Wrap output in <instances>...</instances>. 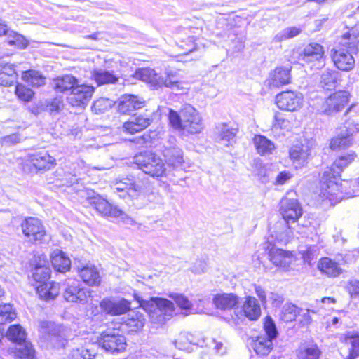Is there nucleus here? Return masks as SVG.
Listing matches in <instances>:
<instances>
[{
  "instance_id": "1",
  "label": "nucleus",
  "mask_w": 359,
  "mask_h": 359,
  "mask_svg": "<svg viewBox=\"0 0 359 359\" xmlns=\"http://www.w3.org/2000/svg\"><path fill=\"white\" fill-rule=\"evenodd\" d=\"M169 121L174 129L183 133L198 134L203 129L199 112L189 104H184L180 113L170 110Z\"/></svg>"
},
{
  "instance_id": "2",
  "label": "nucleus",
  "mask_w": 359,
  "mask_h": 359,
  "mask_svg": "<svg viewBox=\"0 0 359 359\" xmlns=\"http://www.w3.org/2000/svg\"><path fill=\"white\" fill-rule=\"evenodd\" d=\"M135 299L139 302L154 323H162L169 319L175 312L173 303L163 298H151L146 301L137 294L134 295Z\"/></svg>"
},
{
  "instance_id": "3",
  "label": "nucleus",
  "mask_w": 359,
  "mask_h": 359,
  "mask_svg": "<svg viewBox=\"0 0 359 359\" xmlns=\"http://www.w3.org/2000/svg\"><path fill=\"white\" fill-rule=\"evenodd\" d=\"M133 163L145 174L153 177H161L167 174V168L163 159L151 151L136 154L133 157Z\"/></svg>"
},
{
  "instance_id": "4",
  "label": "nucleus",
  "mask_w": 359,
  "mask_h": 359,
  "mask_svg": "<svg viewBox=\"0 0 359 359\" xmlns=\"http://www.w3.org/2000/svg\"><path fill=\"white\" fill-rule=\"evenodd\" d=\"M265 334L257 336L252 339L251 347L257 355H266L273 348V340L276 338L278 331L276 325L270 316H266L264 321Z\"/></svg>"
},
{
  "instance_id": "5",
  "label": "nucleus",
  "mask_w": 359,
  "mask_h": 359,
  "mask_svg": "<svg viewBox=\"0 0 359 359\" xmlns=\"http://www.w3.org/2000/svg\"><path fill=\"white\" fill-rule=\"evenodd\" d=\"M339 177L332 170H325L320 181V196L330 201L341 199L342 184L339 183Z\"/></svg>"
},
{
  "instance_id": "6",
  "label": "nucleus",
  "mask_w": 359,
  "mask_h": 359,
  "mask_svg": "<svg viewBox=\"0 0 359 359\" xmlns=\"http://www.w3.org/2000/svg\"><path fill=\"white\" fill-rule=\"evenodd\" d=\"M56 165V160L47 151H38L28 154L25 159L23 169L25 172L48 170Z\"/></svg>"
},
{
  "instance_id": "7",
  "label": "nucleus",
  "mask_w": 359,
  "mask_h": 359,
  "mask_svg": "<svg viewBox=\"0 0 359 359\" xmlns=\"http://www.w3.org/2000/svg\"><path fill=\"white\" fill-rule=\"evenodd\" d=\"M98 344L100 346L111 353H121L127 346L125 337L118 331L111 329H107L100 334Z\"/></svg>"
},
{
  "instance_id": "8",
  "label": "nucleus",
  "mask_w": 359,
  "mask_h": 359,
  "mask_svg": "<svg viewBox=\"0 0 359 359\" xmlns=\"http://www.w3.org/2000/svg\"><path fill=\"white\" fill-rule=\"evenodd\" d=\"M21 230L27 240L32 243H41L46 236L42 222L33 217L24 218L20 224Z\"/></svg>"
},
{
  "instance_id": "9",
  "label": "nucleus",
  "mask_w": 359,
  "mask_h": 359,
  "mask_svg": "<svg viewBox=\"0 0 359 359\" xmlns=\"http://www.w3.org/2000/svg\"><path fill=\"white\" fill-rule=\"evenodd\" d=\"M350 94L346 90H339L327 97L320 106V111L327 116L341 111L349 100Z\"/></svg>"
},
{
  "instance_id": "10",
  "label": "nucleus",
  "mask_w": 359,
  "mask_h": 359,
  "mask_svg": "<svg viewBox=\"0 0 359 359\" xmlns=\"http://www.w3.org/2000/svg\"><path fill=\"white\" fill-rule=\"evenodd\" d=\"M356 52L335 46L330 51V57L336 68L342 72H351L355 66L354 55Z\"/></svg>"
},
{
  "instance_id": "11",
  "label": "nucleus",
  "mask_w": 359,
  "mask_h": 359,
  "mask_svg": "<svg viewBox=\"0 0 359 359\" xmlns=\"http://www.w3.org/2000/svg\"><path fill=\"white\" fill-rule=\"evenodd\" d=\"M303 95L297 91L287 90L278 93L276 97V102L281 110L296 111L303 105Z\"/></svg>"
},
{
  "instance_id": "12",
  "label": "nucleus",
  "mask_w": 359,
  "mask_h": 359,
  "mask_svg": "<svg viewBox=\"0 0 359 359\" xmlns=\"http://www.w3.org/2000/svg\"><path fill=\"white\" fill-rule=\"evenodd\" d=\"M113 189L118 193L120 198L124 199L137 198L143 191L142 187L135 182L133 176L116 180L113 184Z\"/></svg>"
},
{
  "instance_id": "13",
  "label": "nucleus",
  "mask_w": 359,
  "mask_h": 359,
  "mask_svg": "<svg viewBox=\"0 0 359 359\" xmlns=\"http://www.w3.org/2000/svg\"><path fill=\"white\" fill-rule=\"evenodd\" d=\"M302 61L311 64V67L319 69L325 64V50L317 43H310L305 46L302 53Z\"/></svg>"
},
{
  "instance_id": "14",
  "label": "nucleus",
  "mask_w": 359,
  "mask_h": 359,
  "mask_svg": "<svg viewBox=\"0 0 359 359\" xmlns=\"http://www.w3.org/2000/svg\"><path fill=\"white\" fill-rule=\"evenodd\" d=\"M90 293L89 290L81 287L78 280H68L63 296L67 302L85 304L91 297Z\"/></svg>"
},
{
  "instance_id": "15",
  "label": "nucleus",
  "mask_w": 359,
  "mask_h": 359,
  "mask_svg": "<svg viewBox=\"0 0 359 359\" xmlns=\"http://www.w3.org/2000/svg\"><path fill=\"white\" fill-rule=\"evenodd\" d=\"M287 194L280 201V213L285 222H295L302 215V209L297 199L289 197Z\"/></svg>"
},
{
  "instance_id": "16",
  "label": "nucleus",
  "mask_w": 359,
  "mask_h": 359,
  "mask_svg": "<svg viewBox=\"0 0 359 359\" xmlns=\"http://www.w3.org/2000/svg\"><path fill=\"white\" fill-rule=\"evenodd\" d=\"M93 93L92 86L77 83L67 97V101L72 106L83 107L87 105Z\"/></svg>"
},
{
  "instance_id": "17",
  "label": "nucleus",
  "mask_w": 359,
  "mask_h": 359,
  "mask_svg": "<svg viewBox=\"0 0 359 359\" xmlns=\"http://www.w3.org/2000/svg\"><path fill=\"white\" fill-rule=\"evenodd\" d=\"M314 144L312 141H306L292 145L289 151L290 158L296 167L302 166L311 155Z\"/></svg>"
},
{
  "instance_id": "18",
  "label": "nucleus",
  "mask_w": 359,
  "mask_h": 359,
  "mask_svg": "<svg viewBox=\"0 0 359 359\" xmlns=\"http://www.w3.org/2000/svg\"><path fill=\"white\" fill-rule=\"evenodd\" d=\"M100 306L106 313L111 316L121 315L130 309V302L124 298H104L100 302Z\"/></svg>"
},
{
  "instance_id": "19",
  "label": "nucleus",
  "mask_w": 359,
  "mask_h": 359,
  "mask_svg": "<svg viewBox=\"0 0 359 359\" xmlns=\"http://www.w3.org/2000/svg\"><path fill=\"white\" fill-rule=\"evenodd\" d=\"M152 119L147 114H135L123 125V130L129 134L142 131L151 125Z\"/></svg>"
},
{
  "instance_id": "20",
  "label": "nucleus",
  "mask_w": 359,
  "mask_h": 359,
  "mask_svg": "<svg viewBox=\"0 0 359 359\" xmlns=\"http://www.w3.org/2000/svg\"><path fill=\"white\" fill-rule=\"evenodd\" d=\"M156 82L155 88L166 87L175 90L186 89L180 80L178 72L174 70H166L164 75L158 74Z\"/></svg>"
},
{
  "instance_id": "21",
  "label": "nucleus",
  "mask_w": 359,
  "mask_h": 359,
  "mask_svg": "<svg viewBox=\"0 0 359 359\" xmlns=\"http://www.w3.org/2000/svg\"><path fill=\"white\" fill-rule=\"evenodd\" d=\"M270 261L276 266L287 269L295 260L293 254L287 250L272 248L269 253Z\"/></svg>"
},
{
  "instance_id": "22",
  "label": "nucleus",
  "mask_w": 359,
  "mask_h": 359,
  "mask_svg": "<svg viewBox=\"0 0 359 359\" xmlns=\"http://www.w3.org/2000/svg\"><path fill=\"white\" fill-rule=\"evenodd\" d=\"M336 46L344 49L358 53L359 32L354 29H348L342 34Z\"/></svg>"
},
{
  "instance_id": "23",
  "label": "nucleus",
  "mask_w": 359,
  "mask_h": 359,
  "mask_svg": "<svg viewBox=\"0 0 359 359\" xmlns=\"http://www.w3.org/2000/svg\"><path fill=\"white\" fill-rule=\"evenodd\" d=\"M53 325L47 321H43L40 323L39 332L45 340L50 341L53 346L56 348L63 347L66 340L57 334L53 329Z\"/></svg>"
},
{
  "instance_id": "24",
  "label": "nucleus",
  "mask_w": 359,
  "mask_h": 359,
  "mask_svg": "<svg viewBox=\"0 0 359 359\" xmlns=\"http://www.w3.org/2000/svg\"><path fill=\"white\" fill-rule=\"evenodd\" d=\"M291 68L277 67L271 74L269 79L270 86L279 88L291 82Z\"/></svg>"
},
{
  "instance_id": "25",
  "label": "nucleus",
  "mask_w": 359,
  "mask_h": 359,
  "mask_svg": "<svg viewBox=\"0 0 359 359\" xmlns=\"http://www.w3.org/2000/svg\"><path fill=\"white\" fill-rule=\"evenodd\" d=\"M213 303L217 309L229 311L238 305L239 297L233 293L218 294L214 297Z\"/></svg>"
},
{
  "instance_id": "26",
  "label": "nucleus",
  "mask_w": 359,
  "mask_h": 359,
  "mask_svg": "<svg viewBox=\"0 0 359 359\" xmlns=\"http://www.w3.org/2000/svg\"><path fill=\"white\" fill-rule=\"evenodd\" d=\"M144 100L133 95H124L120 98L118 109L122 114H128L133 110L141 109L144 106Z\"/></svg>"
},
{
  "instance_id": "27",
  "label": "nucleus",
  "mask_w": 359,
  "mask_h": 359,
  "mask_svg": "<svg viewBox=\"0 0 359 359\" xmlns=\"http://www.w3.org/2000/svg\"><path fill=\"white\" fill-rule=\"evenodd\" d=\"M95 209L101 215L106 217H119L125 213L116 206H113L104 198H99L94 201Z\"/></svg>"
},
{
  "instance_id": "28",
  "label": "nucleus",
  "mask_w": 359,
  "mask_h": 359,
  "mask_svg": "<svg viewBox=\"0 0 359 359\" xmlns=\"http://www.w3.org/2000/svg\"><path fill=\"white\" fill-rule=\"evenodd\" d=\"M50 259L52 265L56 271L65 273L70 269L71 261L61 250H54L50 255Z\"/></svg>"
},
{
  "instance_id": "29",
  "label": "nucleus",
  "mask_w": 359,
  "mask_h": 359,
  "mask_svg": "<svg viewBox=\"0 0 359 359\" xmlns=\"http://www.w3.org/2000/svg\"><path fill=\"white\" fill-rule=\"evenodd\" d=\"M245 316L250 320H257L261 316V307L257 299L247 296L242 306Z\"/></svg>"
},
{
  "instance_id": "30",
  "label": "nucleus",
  "mask_w": 359,
  "mask_h": 359,
  "mask_svg": "<svg viewBox=\"0 0 359 359\" xmlns=\"http://www.w3.org/2000/svg\"><path fill=\"white\" fill-rule=\"evenodd\" d=\"M318 269L329 277H337L343 271L337 262L327 257L318 261Z\"/></svg>"
},
{
  "instance_id": "31",
  "label": "nucleus",
  "mask_w": 359,
  "mask_h": 359,
  "mask_svg": "<svg viewBox=\"0 0 359 359\" xmlns=\"http://www.w3.org/2000/svg\"><path fill=\"white\" fill-rule=\"evenodd\" d=\"M163 155L168 166L173 169L179 168L184 163L182 151L178 147L165 148Z\"/></svg>"
},
{
  "instance_id": "32",
  "label": "nucleus",
  "mask_w": 359,
  "mask_h": 359,
  "mask_svg": "<svg viewBox=\"0 0 359 359\" xmlns=\"http://www.w3.org/2000/svg\"><path fill=\"white\" fill-rule=\"evenodd\" d=\"M36 292L41 299L48 301L55 299L59 294L60 286L56 283L46 282L36 286Z\"/></svg>"
},
{
  "instance_id": "33",
  "label": "nucleus",
  "mask_w": 359,
  "mask_h": 359,
  "mask_svg": "<svg viewBox=\"0 0 359 359\" xmlns=\"http://www.w3.org/2000/svg\"><path fill=\"white\" fill-rule=\"evenodd\" d=\"M321 351L316 344H302L297 350V359H318Z\"/></svg>"
},
{
  "instance_id": "34",
  "label": "nucleus",
  "mask_w": 359,
  "mask_h": 359,
  "mask_svg": "<svg viewBox=\"0 0 359 359\" xmlns=\"http://www.w3.org/2000/svg\"><path fill=\"white\" fill-rule=\"evenodd\" d=\"M79 275L83 281L90 285L95 286L100 283L101 278L97 268L92 265H88L79 270Z\"/></svg>"
},
{
  "instance_id": "35",
  "label": "nucleus",
  "mask_w": 359,
  "mask_h": 359,
  "mask_svg": "<svg viewBox=\"0 0 359 359\" xmlns=\"http://www.w3.org/2000/svg\"><path fill=\"white\" fill-rule=\"evenodd\" d=\"M253 144L260 155H269L275 149L274 143L264 135H256L253 138Z\"/></svg>"
},
{
  "instance_id": "36",
  "label": "nucleus",
  "mask_w": 359,
  "mask_h": 359,
  "mask_svg": "<svg viewBox=\"0 0 359 359\" xmlns=\"http://www.w3.org/2000/svg\"><path fill=\"white\" fill-rule=\"evenodd\" d=\"M238 133V128L226 123H220L216 127V138L219 142H230Z\"/></svg>"
},
{
  "instance_id": "37",
  "label": "nucleus",
  "mask_w": 359,
  "mask_h": 359,
  "mask_svg": "<svg viewBox=\"0 0 359 359\" xmlns=\"http://www.w3.org/2000/svg\"><path fill=\"white\" fill-rule=\"evenodd\" d=\"M355 157L356 155L354 152H348L345 155L339 156L334 161L332 166L330 168H327L326 170H332V173H334L339 177L340 173L342 172L344 168L351 163Z\"/></svg>"
},
{
  "instance_id": "38",
  "label": "nucleus",
  "mask_w": 359,
  "mask_h": 359,
  "mask_svg": "<svg viewBox=\"0 0 359 359\" xmlns=\"http://www.w3.org/2000/svg\"><path fill=\"white\" fill-rule=\"evenodd\" d=\"M93 79L95 81L98 86L115 83L118 81V78L109 72L101 69H95L91 72Z\"/></svg>"
},
{
  "instance_id": "39",
  "label": "nucleus",
  "mask_w": 359,
  "mask_h": 359,
  "mask_svg": "<svg viewBox=\"0 0 359 359\" xmlns=\"http://www.w3.org/2000/svg\"><path fill=\"white\" fill-rule=\"evenodd\" d=\"M77 83H79L78 80L71 75H65L53 81L54 88L61 93L69 90L72 91Z\"/></svg>"
},
{
  "instance_id": "40",
  "label": "nucleus",
  "mask_w": 359,
  "mask_h": 359,
  "mask_svg": "<svg viewBox=\"0 0 359 359\" xmlns=\"http://www.w3.org/2000/svg\"><path fill=\"white\" fill-rule=\"evenodd\" d=\"M344 341L351 344L346 359H355L359 356V332H348L344 334Z\"/></svg>"
},
{
  "instance_id": "41",
  "label": "nucleus",
  "mask_w": 359,
  "mask_h": 359,
  "mask_svg": "<svg viewBox=\"0 0 359 359\" xmlns=\"http://www.w3.org/2000/svg\"><path fill=\"white\" fill-rule=\"evenodd\" d=\"M47 264L48 262L44 257L43 263L41 264H36L34 269L33 278L39 284L47 282L50 276V269Z\"/></svg>"
},
{
  "instance_id": "42",
  "label": "nucleus",
  "mask_w": 359,
  "mask_h": 359,
  "mask_svg": "<svg viewBox=\"0 0 359 359\" xmlns=\"http://www.w3.org/2000/svg\"><path fill=\"white\" fill-rule=\"evenodd\" d=\"M22 79L33 87H39L46 83V77L40 72L33 69L23 72Z\"/></svg>"
},
{
  "instance_id": "43",
  "label": "nucleus",
  "mask_w": 359,
  "mask_h": 359,
  "mask_svg": "<svg viewBox=\"0 0 359 359\" xmlns=\"http://www.w3.org/2000/svg\"><path fill=\"white\" fill-rule=\"evenodd\" d=\"M34 353L31 343L27 340L15 345L14 355L16 359H33Z\"/></svg>"
},
{
  "instance_id": "44",
  "label": "nucleus",
  "mask_w": 359,
  "mask_h": 359,
  "mask_svg": "<svg viewBox=\"0 0 359 359\" xmlns=\"http://www.w3.org/2000/svg\"><path fill=\"white\" fill-rule=\"evenodd\" d=\"M172 344L175 348L184 351H189V346L196 344L194 336L188 332H181Z\"/></svg>"
},
{
  "instance_id": "45",
  "label": "nucleus",
  "mask_w": 359,
  "mask_h": 359,
  "mask_svg": "<svg viewBox=\"0 0 359 359\" xmlns=\"http://www.w3.org/2000/svg\"><path fill=\"white\" fill-rule=\"evenodd\" d=\"M145 323L144 316L137 311H131L126 320V325L130 328L131 331H137L142 329Z\"/></svg>"
},
{
  "instance_id": "46",
  "label": "nucleus",
  "mask_w": 359,
  "mask_h": 359,
  "mask_svg": "<svg viewBox=\"0 0 359 359\" xmlns=\"http://www.w3.org/2000/svg\"><path fill=\"white\" fill-rule=\"evenodd\" d=\"M6 337L9 340L18 344L26 341L27 333L21 325H13L8 327Z\"/></svg>"
},
{
  "instance_id": "47",
  "label": "nucleus",
  "mask_w": 359,
  "mask_h": 359,
  "mask_svg": "<svg viewBox=\"0 0 359 359\" xmlns=\"http://www.w3.org/2000/svg\"><path fill=\"white\" fill-rule=\"evenodd\" d=\"M284 222H278L274 230L271 231V236L280 243H286L290 237V231Z\"/></svg>"
},
{
  "instance_id": "48",
  "label": "nucleus",
  "mask_w": 359,
  "mask_h": 359,
  "mask_svg": "<svg viewBox=\"0 0 359 359\" xmlns=\"http://www.w3.org/2000/svg\"><path fill=\"white\" fill-rule=\"evenodd\" d=\"M351 144V136L347 135V133L343 128H341L340 134L332 139L330 142V147L332 149H344L349 147Z\"/></svg>"
},
{
  "instance_id": "49",
  "label": "nucleus",
  "mask_w": 359,
  "mask_h": 359,
  "mask_svg": "<svg viewBox=\"0 0 359 359\" xmlns=\"http://www.w3.org/2000/svg\"><path fill=\"white\" fill-rule=\"evenodd\" d=\"M158 76L154 69L149 68L139 69L135 73V78L150 83L154 88H156Z\"/></svg>"
},
{
  "instance_id": "50",
  "label": "nucleus",
  "mask_w": 359,
  "mask_h": 359,
  "mask_svg": "<svg viewBox=\"0 0 359 359\" xmlns=\"http://www.w3.org/2000/svg\"><path fill=\"white\" fill-rule=\"evenodd\" d=\"M302 32V29L297 27H288L278 32L273 38V41L280 43L281 41L294 38Z\"/></svg>"
},
{
  "instance_id": "51",
  "label": "nucleus",
  "mask_w": 359,
  "mask_h": 359,
  "mask_svg": "<svg viewBox=\"0 0 359 359\" xmlns=\"http://www.w3.org/2000/svg\"><path fill=\"white\" fill-rule=\"evenodd\" d=\"M339 72L334 69H327L321 75L322 86L327 90L335 86Z\"/></svg>"
},
{
  "instance_id": "52",
  "label": "nucleus",
  "mask_w": 359,
  "mask_h": 359,
  "mask_svg": "<svg viewBox=\"0 0 359 359\" xmlns=\"http://www.w3.org/2000/svg\"><path fill=\"white\" fill-rule=\"evenodd\" d=\"M15 311L10 304L0 305V324L11 323L16 318Z\"/></svg>"
},
{
  "instance_id": "53",
  "label": "nucleus",
  "mask_w": 359,
  "mask_h": 359,
  "mask_svg": "<svg viewBox=\"0 0 359 359\" xmlns=\"http://www.w3.org/2000/svg\"><path fill=\"white\" fill-rule=\"evenodd\" d=\"M302 310L292 304H286L283 306L280 315L281 319L285 322L294 320Z\"/></svg>"
},
{
  "instance_id": "54",
  "label": "nucleus",
  "mask_w": 359,
  "mask_h": 359,
  "mask_svg": "<svg viewBox=\"0 0 359 359\" xmlns=\"http://www.w3.org/2000/svg\"><path fill=\"white\" fill-rule=\"evenodd\" d=\"M169 297L172 298L176 304L182 309L184 310V313L185 315H188L191 313L192 310V304L191 302L182 294H179L177 293H171L169 294Z\"/></svg>"
},
{
  "instance_id": "55",
  "label": "nucleus",
  "mask_w": 359,
  "mask_h": 359,
  "mask_svg": "<svg viewBox=\"0 0 359 359\" xmlns=\"http://www.w3.org/2000/svg\"><path fill=\"white\" fill-rule=\"evenodd\" d=\"M291 123L290 121L285 118L283 114L277 112L274 116V121L272 126V130L273 131H277L278 130H283L285 131H289L291 129Z\"/></svg>"
},
{
  "instance_id": "56",
  "label": "nucleus",
  "mask_w": 359,
  "mask_h": 359,
  "mask_svg": "<svg viewBox=\"0 0 359 359\" xmlns=\"http://www.w3.org/2000/svg\"><path fill=\"white\" fill-rule=\"evenodd\" d=\"M8 43L20 49L25 48L28 46L27 40L22 35L13 31L10 32Z\"/></svg>"
},
{
  "instance_id": "57",
  "label": "nucleus",
  "mask_w": 359,
  "mask_h": 359,
  "mask_svg": "<svg viewBox=\"0 0 359 359\" xmlns=\"http://www.w3.org/2000/svg\"><path fill=\"white\" fill-rule=\"evenodd\" d=\"M15 92L18 97L24 102H29L34 95V92L22 84H18Z\"/></svg>"
},
{
  "instance_id": "58",
  "label": "nucleus",
  "mask_w": 359,
  "mask_h": 359,
  "mask_svg": "<svg viewBox=\"0 0 359 359\" xmlns=\"http://www.w3.org/2000/svg\"><path fill=\"white\" fill-rule=\"evenodd\" d=\"M111 106V103L109 99L101 97L94 102L92 110L95 114H101L109 109Z\"/></svg>"
},
{
  "instance_id": "59",
  "label": "nucleus",
  "mask_w": 359,
  "mask_h": 359,
  "mask_svg": "<svg viewBox=\"0 0 359 359\" xmlns=\"http://www.w3.org/2000/svg\"><path fill=\"white\" fill-rule=\"evenodd\" d=\"M180 47L182 48L184 51L183 54L187 55L192 53L196 49V46L194 43V37L189 36L187 38V42L184 41L183 39L180 41Z\"/></svg>"
},
{
  "instance_id": "60",
  "label": "nucleus",
  "mask_w": 359,
  "mask_h": 359,
  "mask_svg": "<svg viewBox=\"0 0 359 359\" xmlns=\"http://www.w3.org/2000/svg\"><path fill=\"white\" fill-rule=\"evenodd\" d=\"M302 258L305 262L311 264L318 255V249L316 246H310L302 251Z\"/></svg>"
},
{
  "instance_id": "61",
  "label": "nucleus",
  "mask_w": 359,
  "mask_h": 359,
  "mask_svg": "<svg viewBox=\"0 0 359 359\" xmlns=\"http://www.w3.org/2000/svg\"><path fill=\"white\" fill-rule=\"evenodd\" d=\"M344 128L347 135L352 136L353 134L359 132V121L349 119L346 121Z\"/></svg>"
},
{
  "instance_id": "62",
  "label": "nucleus",
  "mask_w": 359,
  "mask_h": 359,
  "mask_svg": "<svg viewBox=\"0 0 359 359\" xmlns=\"http://www.w3.org/2000/svg\"><path fill=\"white\" fill-rule=\"evenodd\" d=\"M62 106V101L58 98L46 100V108L50 112L59 111Z\"/></svg>"
},
{
  "instance_id": "63",
  "label": "nucleus",
  "mask_w": 359,
  "mask_h": 359,
  "mask_svg": "<svg viewBox=\"0 0 359 359\" xmlns=\"http://www.w3.org/2000/svg\"><path fill=\"white\" fill-rule=\"evenodd\" d=\"M88 355V351L81 348H73L69 354V359H86Z\"/></svg>"
},
{
  "instance_id": "64",
  "label": "nucleus",
  "mask_w": 359,
  "mask_h": 359,
  "mask_svg": "<svg viewBox=\"0 0 359 359\" xmlns=\"http://www.w3.org/2000/svg\"><path fill=\"white\" fill-rule=\"evenodd\" d=\"M0 70L2 72L6 73L8 76L13 77V79H17V74L15 69V67L11 64H4L1 65Z\"/></svg>"
}]
</instances>
